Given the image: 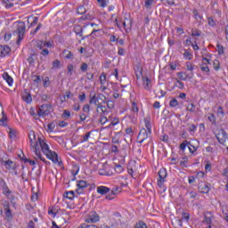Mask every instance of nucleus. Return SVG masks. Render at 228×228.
<instances>
[{
  "mask_svg": "<svg viewBox=\"0 0 228 228\" xmlns=\"http://www.w3.org/2000/svg\"><path fill=\"white\" fill-rule=\"evenodd\" d=\"M38 143L45 156L48 158V159H51L53 163H58L59 165H61V160L58 158V153L53 151L49 150V145L47 142H45V140H42V138L38 137Z\"/></svg>",
  "mask_w": 228,
  "mask_h": 228,
  "instance_id": "f257e3e1",
  "label": "nucleus"
},
{
  "mask_svg": "<svg viewBox=\"0 0 228 228\" xmlns=\"http://www.w3.org/2000/svg\"><path fill=\"white\" fill-rule=\"evenodd\" d=\"M89 104H95L96 108L106 104V96L102 94H94L89 101Z\"/></svg>",
  "mask_w": 228,
  "mask_h": 228,
  "instance_id": "f03ea898",
  "label": "nucleus"
},
{
  "mask_svg": "<svg viewBox=\"0 0 228 228\" xmlns=\"http://www.w3.org/2000/svg\"><path fill=\"white\" fill-rule=\"evenodd\" d=\"M18 40L16 41L17 45H20V42L24 40V35L26 34V23L20 21L17 27Z\"/></svg>",
  "mask_w": 228,
  "mask_h": 228,
  "instance_id": "7ed1b4c3",
  "label": "nucleus"
},
{
  "mask_svg": "<svg viewBox=\"0 0 228 228\" xmlns=\"http://www.w3.org/2000/svg\"><path fill=\"white\" fill-rule=\"evenodd\" d=\"M86 224H97L101 220V216L95 211H91L86 216Z\"/></svg>",
  "mask_w": 228,
  "mask_h": 228,
  "instance_id": "20e7f679",
  "label": "nucleus"
},
{
  "mask_svg": "<svg viewBox=\"0 0 228 228\" xmlns=\"http://www.w3.org/2000/svg\"><path fill=\"white\" fill-rule=\"evenodd\" d=\"M51 111H53L52 105H49V104L41 105L37 110V115L38 117H47V115H49Z\"/></svg>",
  "mask_w": 228,
  "mask_h": 228,
  "instance_id": "39448f33",
  "label": "nucleus"
},
{
  "mask_svg": "<svg viewBox=\"0 0 228 228\" xmlns=\"http://www.w3.org/2000/svg\"><path fill=\"white\" fill-rule=\"evenodd\" d=\"M208 65H211V59H208V57L202 55V61L200 64V69L202 72H206V74L209 76L210 69Z\"/></svg>",
  "mask_w": 228,
  "mask_h": 228,
  "instance_id": "423d86ee",
  "label": "nucleus"
},
{
  "mask_svg": "<svg viewBox=\"0 0 228 228\" xmlns=\"http://www.w3.org/2000/svg\"><path fill=\"white\" fill-rule=\"evenodd\" d=\"M216 140L221 145H224L227 142L228 134L224 129H220L216 134Z\"/></svg>",
  "mask_w": 228,
  "mask_h": 228,
  "instance_id": "0eeeda50",
  "label": "nucleus"
},
{
  "mask_svg": "<svg viewBox=\"0 0 228 228\" xmlns=\"http://www.w3.org/2000/svg\"><path fill=\"white\" fill-rule=\"evenodd\" d=\"M151 138V134H149V130L145 128H142L137 135V140L139 141V143H143L145 140H148Z\"/></svg>",
  "mask_w": 228,
  "mask_h": 228,
  "instance_id": "6e6552de",
  "label": "nucleus"
},
{
  "mask_svg": "<svg viewBox=\"0 0 228 228\" xmlns=\"http://www.w3.org/2000/svg\"><path fill=\"white\" fill-rule=\"evenodd\" d=\"M111 167L108 165V162L102 164V167L99 169L100 175H112Z\"/></svg>",
  "mask_w": 228,
  "mask_h": 228,
  "instance_id": "1a4fd4ad",
  "label": "nucleus"
},
{
  "mask_svg": "<svg viewBox=\"0 0 228 228\" xmlns=\"http://www.w3.org/2000/svg\"><path fill=\"white\" fill-rule=\"evenodd\" d=\"M158 186L159 188H163V184L165 183V179L167 178V169L163 168L159 171Z\"/></svg>",
  "mask_w": 228,
  "mask_h": 228,
  "instance_id": "9d476101",
  "label": "nucleus"
},
{
  "mask_svg": "<svg viewBox=\"0 0 228 228\" xmlns=\"http://www.w3.org/2000/svg\"><path fill=\"white\" fill-rule=\"evenodd\" d=\"M77 189L76 190V191L78 195H81L83 194V190L88 187V183H86V181L80 180L77 182Z\"/></svg>",
  "mask_w": 228,
  "mask_h": 228,
  "instance_id": "9b49d317",
  "label": "nucleus"
},
{
  "mask_svg": "<svg viewBox=\"0 0 228 228\" xmlns=\"http://www.w3.org/2000/svg\"><path fill=\"white\" fill-rule=\"evenodd\" d=\"M0 188L2 189L4 195H10V193H12V191L10 190V188H8V184H6V182L4 181V179L1 177H0Z\"/></svg>",
  "mask_w": 228,
  "mask_h": 228,
  "instance_id": "f8f14e48",
  "label": "nucleus"
},
{
  "mask_svg": "<svg viewBox=\"0 0 228 228\" xmlns=\"http://www.w3.org/2000/svg\"><path fill=\"white\" fill-rule=\"evenodd\" d=\"M213 218H215V216H213L212 212H205L203 224H206L207 225H211V224L213 223Z\"/></svg>",
  "mask_w": 228,
  "mask_h": 228,
  "instance_id": "ddd939ff",
  "label": "nucleus"
},
{
  "mask_svg": "<svg viewBox=\"0 0 228 228\" xmlns=\"http://www.w3.org/2000/svg\"><path fill=\"white\" fill-rule=\"evenodd\" d=\"M22 101L27 102V104H31L33 98L31 97V93L28 89H25L22 95H21Z\"/></svg>",
  "mask_w": 228,
  "mask_h": 228,
  "instance_id": "4468645a",
  "label": "nucleus"
},
{
  "mask_svg": "<svg viewBox=\"0 0 228 228\" xmlns=\"http://www.w3.org/2000/svg\"><path fill=\"white\" fill-rule=\"evenodd\" d=\"M30 147H38V141H37V135L35 134V132L32 131L28 134Z\"/></svg>",
  "mask_w": 228,
  "mask_h": 228,
  "instance_id": "2eb2a0df",
  "label": "nucleus"
},
{
  "mask_svg": "<svg viewBox=\"0 0 228 228\" xmlns=\"http://www.w3.org/2000/svg\"><path fill=\"white\" fill-rule=\"evenodd\" d=\"M177 77L181 79V81H188V79L193 78V72L188 74L186 72H178Z\"/></svg>",
  "mask_w": 228,
  "mask_h": 228,
  "instance_id": "dca6fc26",
  "label": "nucleus"
},
{
  "mask_svg": "<svg viewBox=\"0 0 228 228\" xmlns=\"http://www.w3.org/2000/svg\"><path fill=\"white\" fill-rule=\"evenodd\" d=\"M96 112L100 113L101 117H105V115H108V113H109L108 108H106V106H104V105H100V106L96 107Z\"/></svg>",
  "mask_w": 228,
  "mask_h": 228,
  "instance_id": "f3484780",
  "label": "nucleus"
},
{
  "mask_svg": "<svg viewBox=\"0 0 228 228\" xmlns=\"http://www.w3.org/2000/svg\"><path fill=\"white\" fill-rule=\"evenodd\" d=\"M111 191V189L106 186H98L97 187V193L100 195H106L107 193H110Z\"/></svg>",
  "mask_w": 228,
  "mask_h": 228,
  "instance_id": "a211bd4d",
  "label": "nucleus"
},
{
  "mask_svg": "<svg viewBox=\"0 0 228 228\" xmlns=\"http://www.w3.org/2000/svg\"><path fill=\"white\" fill-rule=\"evenodd\" d=\"M4 209L7 218H12V210L10 209V203L8 201L4 202Z\"/></svg>",
  "mask_w": 228,
  "mask_h": 228,
  "instance_id": "6ab92c4d",
  "label": "nucleus"
},
{
  "mask_svg": "<svg viewBox=\"0 0 228 228\" xmlns=\"http://www.w3.org/2000/svg\"><path fill=\"white\" fill-rule=\"evenodd\" d=\"M144 124L149 134H152V125L151 124V118H145Z\"/></svg>",
  "mask_w": 228,
  "mask_h": 228,
  "instance_id": "aec40b11",
  "label": "nucleus"
},
{
  "mask_svg": "<svg viewBox=\"0 0 228 228\" xmlns=\"http://www.w3.org/2000/svg\"><path fill=\"white\" fill-rule=\"evenodd\" d=\"M3 78L6 81V83H8L9 86L13 85V78H12V77H10L7 72L3 74Z\"/></svg>",
  "mask_w": 228,
  "mask_h": 228,
  "instance_id": "412c9836",
  "label": "nucleus"
},
{
  "mask_svg": "<svg viewBox=\"0 0 228 228\" xmlns=\"http://www.w3.org/2000/svg\"><path fill=\"white\" fill-rule=\"evenodd\" d=\"M65 199H69V200H74V197H76V192L74 191H66L63 194Z\"/></svg>",
  "mask_w": 228,
  "mask_h": 228,
  "instance_id": "4be33fe9",
  "label": "nucleus"
},
{
  "mask_svg": "<svg viewBox=\"0 0 228 228\" xmlns=\"http://www.w3.org/2000/svg\"><path fill=\"white\" fill-rule=\"evenodd\" d=\"M73 31L74 33H76V35L83 37V28L81 27V25H75Z\"/></svg>",
  "mask_w": 228,
  "mask_h": 228,
  "instance_id": "5701e85b",
  "label": "nucleus"
},
{
  "mask_svg": "<svg viewBox=\"0 0 228 228\" xmlns=\"http://www.w3.org/2000/svg\"><path fill=\"white\" fill-rule=\"evenodd\" d=\"M31 80L33 81L34 85H37V86L40 85V83H42V78H40V76L38 75L32 74Z\"/></svg>",
  "mask_w": 228,
  "mask_h": 228,
  "instance_id": "b1692460",
  "label": "nucleus"
},
{
  "mask_svg": "<svg viewBox=\"0 0 228 228\" xmlns=\"http://www.w3.org/2000/svg\"><path fill=\"white\" fill-rule=\"evenodd\" d=\"M126 21L123 22V28H125V30L127 33V31H131V28L133 26V21H131V20H126Z\"/></svg>",
  "mask_w": 228,
  "mask_h": 228,
  "instance_id": "393cba45",
  "label": "nucleus"
},
{
  "mask_svg": "<svg viewBox=\"0 0 228 228\" xmlns=\"http://www.w3.org/2000/svg\"><path fill=\"white\" fill-rule=\"evenodd\" d=\"M142 81H143V86L145 88V90H151V79L149 77H143L142 78Z\"/></svg>",
  "mask_w": 228,
  "mask_h": 228,
  "instance_id": "a878e982",
  "label": "nucleus"
},
{
  "mask_svg": "<svg viewBox=\"0 0 228 228\" xmlns=\"http://www.w3.org/2000/svg\"><path fill=\"white\" fill-rule=\"evenodd\" d=\"M9 138H11V140H15V138H17V130L9 128Z\"/></svg>",
  "mask_w": 228,
  "mask_h": 228,
  "instance_id": "bb28decb",
  "label": "nucleus"
},
{
  "mask_svg": "<svg viewBox=\"0 0 228 228\" xmlns=\"http://www.w3.org/2000/svg\"><path fill=\"white\" fill-rule=\"evenodd\" d=\"M62 54H65L66 60H72V58H74V53L69 50H64Z\"/></svg>",
  "mask_w": 228,
  "mask_h": 228,
  "instance_id": "cd10ccee",
  "label": "nucleus"
},
{
  "mask_svg": "<svg viewBox=\"0 0 228 228\" xmlns=\"http://www.w3.org/2000/svg\"><path fill=\"white\" fill-rule=\"evenodd\" d=\"M2 118H0V126H6L8 124V118L2 112Z\"/></svg>",
  "mask_w": 228,
  "mask_h": 228,
  "instance_id": "c85d7f7f",
  "label": "nucleus"
},
{
  "mask_svg": "<svg viewBox=\"0 0 228 228\" xmlns=\"http://www.w3.org/2000/svg\"><path fill=\"white\" fill-rule=\"evenodd\" d=\"M11 49L9 48L8 45H2V53L3 56H6V54H8L10 53Z\"/></svg>",
  "mask_w": 228,
  "mask_h": 228,
  "instance_id": "c756f323",
  "label": "nucleus"
},
{
  "mask_svg": "<svg viewBox=\"0 0 228 228\" xmlns=\"http://www.w3.org/2000/svg\"><path fill=\"white\" fill-rule=\"evenodd\" d=\"M224 108H222V106H219L217 109V117H219V118H224Z\"/></svg>",
  "mask_w": 228,
  "mask_h": 228,
  "instance_id": "7c9ffc66",
  "label": "nucleus"
},
{
  "mask_svg": "<svg viewBox=\"0 0 228 228\" xmlns=\"http://www.w3.org/2000/svg\"><path fill=\"white\" fill-rule=\"evenodd\" d=\"M105 104H107V108L109 110H113L115 108V102L113 101L108 100L107 102L105 101Z\"/></svg>",
  "mask_w": 228,
  "mask_h": 228,
  "instance_id": "2f4dec72",
  "label": "nucleus"
},
{
  "mask_svg": "<svg viewBox=\"0 0 228 228\" xmlns=\"http://www.w3.org/2000/svg\"><path fill=\"white\" fill-rule=\"evenodd\" d=\"M54 127H56V125L54 124V122H51L50 124H48L47 126L48 133H53L54 131Z\"/></svg>",
  "mask_w": 228,
  "mask_h": 228,
  "instance_id": "473e14b6",
  "label": "nucleus"
},
{
  "mask_svg": "<svg viewBox=\"0 0 228 228\" xmlns=\"http://www.w3.org/2000/svg\"><path fill=\"white\" fill-rule=\"evenodd\" d=\"M179 105V102L177 101V99L175 98H173L170 102H169V106L171 108H175V106H178Z\"/></svg>",
  "mask_w": 228,
  "mask_h": 228,
  "instance_id": "72a5a7b5",
  "label": "nucleus"
},
{
  "mask_svg": "<svg viewBox=\"0 0 228 228\" xmlns=\"http://www.w3.org/2000/svg\"><path fill=\"white\" fill-rule=\"evenodd\" d=\"M114 169L117 174H122L124 172V167L120 164L116 165Z\"/></svg>",
  "mask_w": 228,
  "mask_h": 228,
  "instance_id": "f704fd0d",
  "label": "nucleus"
},
{
  "mask_svg": "<svg viewBox=\"0 0 228 228\" xmlns=\"http://www.w3.org/2000/svg\"><path fill=\"white\" fill-rule=\"evenodd\" d=\"M162 4H168L169 6H174L175 4V1L174 0H160Z\"/></svg>",
  "mask_w": 228,
  "mask_h": 228,
  "instance_id": "c9c22d12",
  "label": "nucleus"
},
{
  "mask_svg": "<svg viewBox=\"0 0 228 228\" xmlns=\"http://www.w3.org/2000/svg\"><path fill=\"white\" fill-rule=\"evenodd\" d=\"M77 13H78V15H83V14L86 13V9H85L84 6H79L77 9Z\"/></svg>",
  "mask_w": 228,
  "mask_h": 228,
  "instance_id": "e433bc0d",
  "label": "nucleus"
},
{
  "mask_svg": "<svg viewBox=\"0 0 228 228\" xmlns=\"http://www.w3.org/2000/svg\"><path fill=\"white\" fill-rule=\"evenodd\" d=\"M187 111H191V113H195V104L189 103L187 105Z\"/></svg>",
  "mask_w": 228,
  "mask_h": 228,
  "instance_id": "4c0bfd02",
  "label": "nucleus"
},
{
  "mask_svg": "<svg viewBox=\"0 0 228 228\" xmlns=\"http://www.w3.org/2000/svg\"><path fill=\"white\" fill-rule=\"evenodd\" d=\"M92 134V132H87L85 135H83V140L81 141V143H85V142H88V139L90 138Z\"/></svg>",
  "mask_w": 228,
  "mask_h": 228,
  "instance_id": "58836bf2",
  "label": "nucleus"
},
{
  "mask_svg": "<svg viewBox=\"0 0 228 228\" xmlns=\"http://www.w3.org/2000/svg\"><path fill=\"white\" fill-rule=\"evenodd\" d=\"M101 85H106V73H102L100 76Z\"/></svg>",
  "mask_w": 228,
  "mask_h": 228,
  "instance_id": "ea45409f",
  "label": "nucleus"
},
{
  "mask_svg": "<svg viewBox=\"0 0 228 228\" xmlns=\"http://www.w3.org/2000/svg\"><path fill=\"white\" fill-rule=\"evenodd\" d=\"M67 70H68L69 76H72V73L74 72V65L73 64H69L67 66Z\"/></svg>",
  "mask_w": 228,
  "mask_h": 228,
  "instance_id": "a19ab883",
  "label": "nucleus"
},
{
  "mask_svg": "<svg viewBox=\"0 0 228 228\" xmlns=\"http://www.w3.org/2000/svg\"><path fill=\"white\" fill-rule=\"evenodd\" d=\"M183 56L187 60H191V58H193V55L188 50H184Z\"/></svg>",
  "mask_w": 228,
  "mask_h": 228,
  "instance_id": "79ce46f5",
  "label": "nucleus"
},
{
  "mask_svg": "<svg viewBox=\"0 0 228 228\" xmlns=\"http://www.w3.org/2000/svg\"><path fill=\"white\" fill-rule=\"evenodd\" d=\"M152 3H154V0H145L144 6L147 8V10H150L151 6H152Z\"/></svg>",
  "mask_w": 228,
  "mask_h": 228,
  "instance_id": "37998d69",
  "label": "nucleus"
},
{
  "mask_svg": "<svg viewBox=\"0 0 228 228\" xmlns=\"http://www.w3.org/2000/svg\"><path fill=\"white\" fill-rule=\"evenodd\" d=\"M37 158H41L42 156V153H40V150L38 148V146H36V147H32Z\"/></svg>",
  "mask_w": 228,
  "mask_h": 228,
  "instance_id": "c03bdc74",
  "label": "nucleus"
},
{
  "mask_svg": "<svg viewBox=\"0 0 228 228\" xmlns=\"http://www.w3.org/2000/svg\"><path fill=\"white\" fill-rule=\"evenodd\" d=\"M44 86L45 88H47L48 86H51V80L49 79V77H46L44 80Z\"/></svg>",
  "mask_w": 228,
  "mask_h": 228,
  "instance_id": "a18cd8bd",
  "label": "nucleus"
},
{
  "mask_svg": "<svg viewBox=\"0 0 228 228\" xmlns=\"http://www.w3.org/2000/svg\"><path fill=\"white\" fill-rule=\"evenodd\" d=\"M99 122L102 126H104V124L108 122V118H106V116H100Z\"/></svg>",
  "mask_w": 228,
  "mask_h": 228,
  "instance_id": "49530a36",
  "label": "nucleus"
},
{
  "mask_svg": "<svg viewBox=\"0 0 228 228\" xmlns=\"http://www.w3.org/2000/svg\"><path fill=\"white\" fill-rule=\"evenodd\" d=\"M72 97H74V94H72V93H70V91H68L65 93L64 96H63V101H65V99H72Z\"/></svg>",
  "mask_w": 228,
  "mask_h": 228,
  "instance_id": "de8ad7c7",
  "label": "nucleus"
},
{
  "mask_svg": "<svg viewBox=\"0 0 228 228\" xmlns=\"http://www.w3.org/2000/svg\"><path fill=\"white\" fill-rule=\"evenodd\" d=\"M135 228H147V224L143 221H140L135 224Z\"/></svg>",
  "mask_w": 228,
  "mask_h": 228,
  "instance_id": "09e8293b",
  "label": "nucleus"
},
{
  "mask_svg": "<svg viewBox=\"0 0 228 228\" xmlns=\"http://www.w3.org/2000/svg\"><path fill=\"white\" fill-rule=\"evenodd\" d=\"M208 26H210L211 28H215V26H216V23L215 22V20H213L212 17H209L208 19Z\"/></svg>",
  "mask_w": 228,
  "mask_h": 228,
  "instance_id": "8fccbe9b",
  "label": "nucleus"
},
{
  "mask_svg": "<svg viewBox=\"0 0 228 228\" xmlns=\"http://www.w3.org/2000/svg\"><path fill=\"white\" fill-rule=\"evenodd\" d=\"M215 70H220V61L218 60H215L213 61Z\"/></svg>",
  "mask_w": 228,
  "mask_h": 228,
  "instance_id": "3c124183",
  "label": "nucleus"
},
{
  "mask_svg": "<svg viewBox=\"0 0 228 228\" xmlns=\"http://www.w3.org/2000/svg\"><path fill=\"white\" fill-rule=\"evenodd\" d=\"M3 3H4L5 8H13V3L10 2V0H4Z\"/></svg>",
  "mask_w": 228,
  "mask_h": 228,
  "instance_id": "603ef678",
  "label": "nucleus"
},
{
  "mask_svg": "<svg viewBox=\"0 0 228 228\" xmlns=\"http://www.w3.org/2000/svg\"><path fill=\"white\" fill-rule=\"evenodd\" d=\"M208 120L211 124H216V118L215 117V114H210L208 116Z\"/></svg>",
  "mask_w": 228,
  "mask_h": 228,
  "instance_id": "864d4df0",
  "label": "nucleus"
},
{
  "mask_svg": "<svg viewBox=\"0 0 228 228\" xmlns=\"http://www.w3.org/2000/svg\"><path fill=\"white\" fill-rule=\"evenodd\" d=\"M52 65L53 69H58L60 65H61V61H60V60H55L53 61Z\"/></svg>",
  "mask_w": 228,
  "mask_h": 228,
  "instance_id": "5fc2aeb1",
  "label": "nucleus"
},
{
  "mask_svg": "<svg viewBox=\"0 0 228 228\" xmlns=\"http://www.w3.org/2000/svg\"><path fill=\"white\" fill-rule=\"evenodd\" d=\"M218 54H224V45L218 44L216 45Z\"/></svg>",
  "mask_w": 228,
  "mask_h": 228,
  "instance_id": "6e6d98bb",
  "label": "nucleus"
},
{
  "mask_svg": "<svg viewBox=\"0 0 228 228\" xmlns=\"http://www.w3.org/2000/svg\"><path fill=\"white\" fill-rule=\"evenodd\" d=\"M78 99L79 101H81V102H83L86 100V94H85V92H82L81 94L78 95Z\"/></svg>",
  "mask_w": 228,
  "mask_h": 228,
  "instance_id": "4d7b16f0",
  "label": "nucleus"
},
{
  "mask_svg": "<svg viewBox=\"0 0 228 228\" xmlns=\"http://www.w3.org/2000/svg\"><path fill=\"white\" fill-rule=\"evenodd\" d=\"M80 70H82V72H86V70H88V64H86V62L82 63Z\"/></svg>",
  "mask_w": 228,
  "mask_h": 228,
  "instance_id": "13d9d810",
  "label": "nucleus"
},
{
  "mask_svg": "<svg viewBox=\"0 0 228 228\" xmlns=\"http://www.w3.org/2000/svg\"><path fill=\"white\" fill-rule=\"evenodd\" d=\"M118 192H120V191H118V187H114L110 191L111 195H114V197L118 195Z\"/></svg>",
  "mask_w": 228,
  "mask_h": 228,
  "instance_id": "bf43d9fd",
  "label": "nucleus"
},
{
  "mask_svg": "<svg viewBox=\"0 0 228 228\" xmlns=\"http://www.w3.org/2000/svg\"><path fill=\"white\" fill-rule=\"evenodd\" d=\"M97 1H98V4H100L102 8H106L107 6L106 0H97Z\"/></svg>",
  "mask_w": 228,
  "mask_h": 228,
  "instance_id": "052dcab7",
  "label": "nucleus"
},
{
  "mask_svg": "<svg viewBox=\"0 0 228 228\" xmlns=\"http://www.w3.org/2000/svg\"><path fill=\"white\" fill-rule=\"evenodd\" d=\"M186 67H187V70H189L190 72H193V69H194L193 64L190 62H186Z\"/></svg>",
  "mask_w": 228,
  "mask_h": 228,
  "instance_id": "680f3d73",
  "label": "nucleus"
},
{
  "mask_svg": "<svg viewBox=\"0 0 228 228\" xmlns=\"http://www.w3.org/2000/svg\"><path fill=\"white\" fill-rule=\"evenodd\" d=\"M126 134H128V136H133L134 133H133V128L132 127H127L126 130Z\"/></svg>",
  "mask_w": 228,
  "mask_h": 228,
  "instance_id": "e2e57ef3",
  "label": "nucleus"
},
{
  "mask_svg": "<svg viewBox=\"0 0 228 228\" xmlns=\"http://www.w3.org/2000/svg\"><path fill=\"white\" fill-rule=\"evenodd\" d=\"M132 111H134V113H138L139 110H138V106H136V102H133L132 103Z\"/></svg>",
  "mask_w": 228,
  "mask_h": 228,
  "instance_id": "0e129e2a",
  "label": "nucleus"
},
{
  "mask_svg": "<svg viewBox=\"0 0 228 228\" xmlns=\"http://www.w3.org/2000/svg\"><path fill=\"white\" fill-rule=\"evenodd\" d=\"M186 145H188V141L187 140L183 141V142H182L180 144L181 151H184V149H186Z\"/></svg>",
  "mask_w": 228,
  "mask_h": 228,
  "instance_id": "69168bd1",
  "label": "nucleus"
},
{
  "mask_svg": "<svg viewBox=\"0 0 228 228\" xmlns=\"http://www.w3.org/2000/svg\"><path fill=\"white\" fill-rule=\"evenodd\" d=\"M200 30H192L191 31V37H200Z\"/></svg>",
  "mask_w": 228,
  "mask_h": 228,
  "instance_id": "338daca9",
  "label": "nucleus"
},
{
  "mask_svg": "<svg viewBox=\"0 0 228 228\" xmlns=\"http://www.w3.org/2000/svg\"><path fill=\"white\" fill-rule=\"evenodd\" d=\"M223 175L224 177H226V179L228 180V168L224 169Z\"/></svg>",
  "mask_w": 228,
  "mask_h": 228,
  "instance_id": "774afa93",
  "label": "nucleus"
}]
</instances>
